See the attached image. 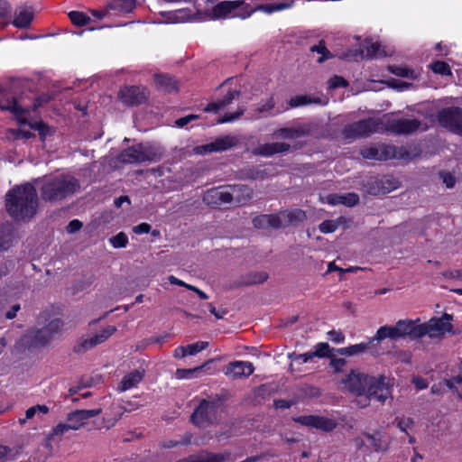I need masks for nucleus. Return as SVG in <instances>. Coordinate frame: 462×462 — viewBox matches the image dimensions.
Instances as JSON below:
<instances>
[{
  "mask_svg": "<svg viewBox=\"0 0 462 462\" xmlns=\"http://www.w3.org/2000/svg\"><path fill=\"white\" fill-rule=\"evenodd\" d=\"M208 346V343L206 341H199L194 344L188 345V346H186V347L188 349L187 350L188 355L194 356L197 353L205 349Z\"/></svg>",
  "mask_w": 462,
  "mask_h": 462,
  "instance_id": "603ef678",
  "label": "nucleus"
},
{
  "mask_svg": "<svg viewBox=\"0 0 462 462\" xmlns=\"http://www.w3.org/2000/svg\"><path fill=\"white\" fill-rule=\"evenodd\" d=\"M81 227H82V223L78 219H74L69 223V225L67 226V231H68V233L74 234V233L78 232L79 230H80Z\"/></svg>",
  "mask_w": 462,
  "mask_h": 462,
  "instance_id": "69168bd1",
  "label": "nucleus"
},
{
  "mask_svg": "<svg viewBox=\"0 0 462 462\" xmlns=\"http://www.w3.org/2000/svg\"><path fill=\"white\" fill-rule=\"evenodd\" d=\"M232 195V202L245 204L253 199V189L245 185L228 186Z\"/></svg>",
  "mask_w": 462,
  "mask_h": 462,
  "instance_id": "6ab92c4d",
  "label": "nucleus"
},
{
  "mask_svg": "<svg viewBox=\"0 0 462 462\" xmlns=\"http://www.w3.org/2000/svg\"><path fill=\"white\" fill-rule=\"evenodd\" d=\"M254 371L251 362L234 361L227 364L224 368V374L232 379H240L250 376Z\"/></svg>",
  "mask_w": 462,
  "mask_h": 462,
  "instance_id": "ddd939ff",
  "label": "nucleus"
},
{
  "mask_svg": "<svg viewBox=\"0 0 462 462\" xmlns=\"http://www.w3.org/2000/svg\"><path fill=\"white\" fill-rule=\"evenodd\" d=\"M109 241L114 248H124L128 243V237L124 232H120L112 236Z\"/></svg>",
  "mask_w": 462,
  "mask_h": 462,
  "instance_id": "c03bdc74",
  "label": "nucleus"
},
{
  "mask_svg": "<svg viewBox=\"0 0 462 462\" xmlns=\"http://www.w3.org/2000/svg\"><path fill=\"white\" fill-rule=\"evenodd\" d=\"M238 5L239 2L236 1H223L214 7V14L217 17L225 16L235 10Z\"/></svg>",
  "mask_w": 462,
  "mask_h": 462,
  "instance_id": "7c9ffc66",
  "label": "nucleus"
},
{
  "mask_svg": "<svg viewBox=\"0 0 462 462\" xmlns=\"http://www.w3.org/2000/svg\"><path fill=\"white\" fill-rule=\"evenodd\" d=\"M383 132L381 119H366L353 123L347 125L343 134L346 139H356L367 137L374 133Z\"/></svg>",
  "mask_w": 462,
  "mask_h": 462,
  "instance_id": "0eeeda50",
  "label": "nucleus"
},
{
  "mask_svg": "<svg viewBox=\"0 0 462 462\" xmlns=\"http://www.w3.org/2000/svg\"><path fill=\"white\" fill-rule=\"evenodd\" d=\"M328 84L330 88H345L347 86V81L340 76H334L329 79Z\"/></svg>",
  "mask_w": 462,
  "mask_h": 462,
  "instance_id": "052dcab7",
  "label": "nucleus"
},
{
  "mask_svg": "<svg viewBox=\"0 0 462 462\" xmlns=\"http://www.w3.org/2000/svg\"><path fill=\"white\" fill-rule=\"evenodd\" d=\"M11 134L15 139H29L33 135L31 132L23 130H12Z\"/></svg>",
  "mask_w": 462,
  "mask_h": 462,
  "instance_id": "338daca9",
  "label": "nucleus"
},
{
  "mask_svg": "<svg viewBox=\"0 0 462 462\" xmlns=\"http://www.w3.org/2000/svg\"><path fill=\"white\" fill-rule=\"evenodd\" d=\"M311 51H316L319 54H321V57L318 59L319 62H323L324 60H328L331 57L330 52L327 50L324 42L321 41L318 45H314L310 48Z\"/></svg>",
  "mask_w": 462,
  "mask_h": 462,
  "instance_id": "49530a36",
  "label": "nucleus"
},
{
  "mask_svg": "<svg viewBox=\"0 0 462 462\" xmlns=\"http://www.w3.org/2000/svg\"><path fill=\"white\" fill-rule=\"evenodd\" d=\"M310 104H323L319 97H311L307 95H300L291 97L289 101V106L291 108L308 106Z\"/></svg>",
  "mask_w": 462,
  "mask_h": 462,
  "instance_id": "c756f323",
  "label": "nucleus"
},
{
  "mask_svg": "<svg viewBox=\"0 0 462 462\" xmlns=\"http://www.w3.org/2000/svg\"><path fill=\"white\" fill-rule=\"evenodd\" d=\"M383 131H390L398 134H408L415 132L420 126L416 119L395 118L392 116H384L381 118Z\"/></svg>",
  "mask_w": 462,
  "mask_h": 462,
  "instance_id": "6e6552de",
  "label": "nucleus"
},
{
  "mask_svg": "<svg viewBox=\"0 0 462 462\" xmlns=\"http://www.w3.org/2000/svg\"><path fill=\"white\" fill-rule=\"evenodd\" d=\"M439 124L462 135V110L451 107L441 110L438 115Z\"/></svg>",
  "mask_w": 462,
  "mask_h": 462,
  "instance_id": "1a4fd4ad",
  "label": "nucleus"
},
{
  "mask_svg": "<svg viewBox=\"0 0 462 462\" xmlns=\"http://www.w3.org/2000/svg\"><path fill=\"white\" fill-rule=\"evenodd\" d=\"M292 5H293V2L265 4V5H258L256 10L262 11L266 14H272V13L279 12V11H282L284 9H289Z\"/></svg>",
  "mask_w": 462,
  "mask_h": 462,
  "instance_id": "72a5a7b5",
  "label": "nucleus"
},
{
  "mask_svg": "<svg viewBox=\"0 0 462 462\" xmlns=\"http://www.w3.org/2000/svg\"><path fill=\"white\" fill-rule=\"evenodd\" d=\"M30 337L32 339V345L34 347H41L44 346L47 344H49L52 337L50 335V332H48V329L45 328H42V329H38L35 331H32L30 333Z\"/></svg>",
  "mask_w": 462,
  "mask_h": 462,
  "instance_id": "a878e982",
  "label": "nucleus"
},
{
  "mask_svg": "<svg viewBox=\"0 0 462 462\" xmlns=\"http://www.w3.org/2000/svg\"><path fill=\"white\" fill-rule=\"evenodd\" d=\"M314 357V355L312 352L305 353V354H291L290 355V358L293 362H298L300 364L307 363L310 360H311Z\"/></svg>",
  "mask_w": 462,
  "mask_h": 462,
  "instance_id": "4d7b16f0",
  "label": "nucleus"
},
{
  "mask_svg": "<svg viewBox=\"0 0 462 462\" xmlns=\"http://www.w3.org/2000/svg\"><path fill=\"white\" fill-rule=\"evenodd\" d=\"M392 53V50L386 49L377 42L365 41L359 53L356 54V56L359 55L362 59H378L390 56Z\"/></svg>",
  "mask_w": 462,
  "mask_h": 462,
  "instance_id": "2eb2a0df",
  "label": "nucleus"
},
{
  "mask_svg": "<svg viewBox=\"0 0 462 462\" xmlns=\"http://www.w3.org/2000/svg\"><path fill=\"white\" fill-rule=\"evenodd\" d=\"M389 70L393 74L399 76V77H405V78H410V79L417 78V73L414 70L410 69L408 68L391 66V67H389Z\"/></svg>",
  "mask_w": 462,
  "mask_h": 462,
  "instance_id": "58836bf2",
  "label": "nucleus"
},
{
  "mask_svg": "<svg viewBox=\"0 0 462 462\" xmlns=\"http://www.w3.org/2000/svg\"><path fill=\"white\" fill-rule=\"evenodd\" d=\"M330 365L336 372H340L346 365V360L343 358H332L330 361Z\"/></svg>",
  "mask_w": 462,
  "mask_h": 462,
  "instance_id": "0e129e2a",
  "label": "nucleus"
},
{
  "mask_svg": "<svg viewBox=\"0 0 462 462\" xmlns=\"http://www.w3.org/2000/svg\"><path fill=\"white\" fill-rule=\"evenodd\" d=\"M378 185L381 187L382 193H388L398 187V182L394 179L391 178H383L377 181Z\"/></svg>",
  "mask_w": 462,
  "mask_h": 462,
  "instance_id": "a19ab883",
  "label": "nucleus"
},
{
  "mask_svg": "<svg viewBox=\"0 0 462 462\" xmlns=\"http://www.w3.org/2000/svg\"><path fill=\"white\" fill-rule=\"evenodd\" d=\"M33 11L30 7L20 6L14 13L13 24L19 29L28 28L33 20Z\"/></svg>",
  "mask_w": 462,
  "mask_h": 462,
  "instance_id": "a211bd4d",
  "label": "nucleus"
},
{
  "mask_svg": "<svg viewBox=\"0 0 462 462\" xmlns=\"http://www.w3.org/2000/svg\"><path fill=\"white\" fill-rule=\"evenodd\" d=\"M154 82L157 88L164 92L172 93L179 89L177 80L168 75H154Z\"/></svg>",
  "mask_w": 462,
  "mask_h": 462,
  "instance_id": "4be33fe9",
  "label": "nucleus"
},
{
  "mask_svg": "<svg viewBox=\"0 0 462 462\" xmlns=\"http://www.w3.org/2000/svg\"><path fill=\"white\" fill-rule=\"evenodd\" d=\"M314 356L324 357L329 353V346L328 343H319L315 346V351L312 352Z\"/></svg>",
  "mask_w": 462,
  "mask_h": 462,
  "instance_id": "6e6d98bb",
  "label": "nucleus"
},
{
  "mask_svg": "<svg viewBox=\"0 0 462 462\" xmlns=\"http://www.w3.org/2000/svg\"><path fill=\"white\" fill-rule=\"evenodd\" d=\"M0 108L2 110H8L12 112L19 125L26 124V119L23 117V114L25 113V110H23L17 103L15 99L13 100H7L5 103L0 104Z\"/></svg>",
  "mask_w": 462,
  "mask_h": 462,
  "instance_id": "bb28decb",
  "label": "nucleus"
},
{
  "mask_svg": "<svg viewBox=\"0 0 462 462\" xmlns=\"http://www.w3.org/2000/svg\"><path fill=\"white\" fill-rule=\"evenodd\" d=\"M151 230V226L147 223H142L135 226H134L133 231L135 234H146L149 233Z\"/></svg>",
  "mask_w": 462,
  "mask_h": 462,
  "instance_id": "774afa93",
  "label": "nucleus"
},
{
  "mask_svg": "<svg viewBox=\"0 0 462 462\" xmlns=\"http://www.w3.org/2000/svg\"><path fill=\"white\" fill-rule=\"evenodd\" d=\"M447 385L454 390L459 398L462 399V377L456 376L448 381H447Z\"/></svg>",
  "mask_w": 462,
  "mask_h": 462,
  "instance_id": "09e8293b",
  "label": "nucleus"
},
{
  "mask_svg": "<svg viewBox=\"0 0 462 462\" xmlns=\"http://www.w3.org/2000/svg\"><path fill=\"white\" fill-rule=\"evenodd\" d=\"M307 134V131L303 127L296 128H280L273 132V139L294 140Z\"/></svg>",
  "mask_w": 462,
  "mask_h": 462,
  "instance_id": "b1692460",
  "label": "nucleus"
},
{
  "mask_svg": "<svg viewBox=\"0 0 462 462\" xmlns=\"http://www.w3.org/2000/svg\"><path fill=\"white\" fill-rule=\"evenodd\" d=\"M284 218L286 220V227L294 226L303 222L306 219V214L301 209H294L291 211H283Z\"/></svg>",
  "mask_w": 462,
  "mask_h": 462,
  "instance_id": "c85d7f7f",
  "label": "nucleus"
},
{
  "mask_svg": "<svg viewBox=\"0 0 462 462\" xmlns=\"http://www.w3.org/2000/svg\"><path fill=\"white\" fill-rule=\"evenodd\" d=\"M232 195L229 193V188L210 189L205 192L202 200L210 207H218L232 203Z\"/></svg>",
  "mask_w": 462,
  "mask_h": 462,
  "instance_id": "f8f14e48",
  "label": "nucleus"
},
{
  "mask_svg": "<svg viewBox=\"0 0 462 462\" xmlns=\"http://www.w3.org/2000/svg\"><path fill=\"white\" fill-rule=\"evenodd\" d=\"M101 411L102 410L97 408L93 410H77L70 412L68 415L69 427L73 430H77L84 426L88 419L99 415Z\"/></svg>",
  "mask_w": 462,
  "mask_h": 462,
  "instance_id": "dca6fc26",
  "label": "nucleus"
},
{
  "mask_svg": "<svg viewBox=\"0 0 462 462\" xmlns=\"http://www.w3.org/2000/svg\"><path fill=\"white\" fill-rule=\"evenodd\" d=\"M361 155L365 159L370 160H379L381 159V155L379 153V150L375 147H369L361 150Z\"/></svg>",
  "mask_w": 462,
  "mask_h": 462,
  "instance_id": "864d4df0",
  "label": "nucleus"
},
{
  "mask_svg": "<svg viewBox=\"0 0 462 462\" xmlns=\"http://www.w3.org/2000/svg\"><path fill=\"white\" fill-rule=\"evenodd\" d=\"M359 202V196L356 193H346L340 195V204L346 207L356 206Z\"/></svg>",
  "mask_w": 462,
  "mask_h": 462,
  "instance_id": "a18cd8bd",
  "label": "nucleus"
},
{
  "mask_svg": "<svg viewBox=\"0 0 462 462\" xmlns=\"http://www.w3.org/2000/svg\"><path fill=\"white\" fill-rule=\"evenodd\" d=\"M162 155L159 146L139 143L124 150L118 155V161L124 163L152 162L160 161Z\"/></svg>",
  "mask_w": 462,
  "mask_h": 462,
  "instance_id": "423d86ee",
  "label": "nucleus"
},
{
  "mask_svg": "<svg viewBox=\"0 0 462 462\" xmlns=\"http://www.w3.org/2000/svg\"><path fill=\"white\" fill-rule=\"evenodd\" d=\"M431 69L435 73L440 75H451L449 66L444 61H436L431 65Z\"/></svg>",
  "mask_w": 462,
  "mask_h": 462,
  "instance_id": "8fccbe9b",
  "label": "nucleus"
},
{
  "mask_svg": "<svg viewBox=\"0 0 462 462\" xmlns=\"http://www.w3.org/2000/svg\"><path fill=\"white\" fill-rule=\"evenodd\" d=\"M203 367L204 365L195 367L192 369H177L176 377L179 379L189 378L195 372L200 371Z\"/></svg>",
  "mask_w": 462,
  "mask_h": 462,
  "instance_id": "13d9d810",
  "label": "nucleus"
},
{
  "mask_svg": "<svg viewBox=\"0 0 462 462\" xmlns=\"http://www.w3.org/2000/svg\"><path fill=\"white\" fill-rule=\"evenodd\" d=\"M236 143L237 139L235 136H221L209 143L195 147L194 152L196 154H204L214 152H223L235 146Z\"/></svg>",
  "mask_w": 462,
  "mask_h": 462,
  "instance_id": "9d476101",
  "label": "nucleus"
},
{
  "mask_svg": "<svg viewBox=\"0 0 462 462\" xmlns=\"http://www.w3.org/2000/svg\"><path fill=\"white\" fill-rule=\"evenodd\" d=\"M291 150V145L286 143L276 142L272 143H263L252 149L254 155H260L263 157H271L277 153H285Z\"/></svg>",
  "mask_w": 462,
  "mask_h": 462,
  "instance_id": "f3484780",
  "label": "nucleus"
},
{
  "mask_svg": "<svg viewBox=\"0 0 462 462\" xmlns=\"http://www.w3.org/2000/svg\"><path fill=\"white\" fill-rule=\"evenodd\" d=\"M295 420L302 425L313 427L325 431L333 430L337 426L335 420L321 416H300L295 419Z\"/></svg>",
  "mask_w": 462,
  "mask_h": 462,
  "instance_id": "4468645a",
  "label": "nucleus"
},
{
  "mask_svg": "<svg viewBox=\"0 0 462 462\" xmlns=\"http://www.w3.org/2000/svg\"><path fill=\"white\" fill-rule=\"evenodd\" d=\"M223 460V455L201 451L198 454H193L188 457L180 459L177 462H222Z\"/></svg>",
  "mask_w": 462,
  "mask_h": 462,
  "instance_id": "5701e85b",
  "label": "nucleus"
},
{
  "mask_svg": "<svg viewBox=\"0 0 462 462\" xmlns=\"http://www.w3.org/2000/svg\"><path fill=\"white\" fill-rule=\"evenodd\" d=\"M144 375L143 370H134L128 374L125 375L117 386L119 392H125L134 387L143 380Z\"/></svg>",
  "mask_w": 462,
  "mask_h": 462,
  "instance_id": "aec40b11",
  "label": "nucleus"
},
{
  "mask_svg": "<svg viewBox=\"0 0 462 462\" xmlns=\"http://www.w3.org/2000/svg\"><path fill=\"white\" fill-rule=\"evenodd\" d=\"M50 332V335L53 337V336L60 331H61L63 328V322L60 319H52L46 327H44Z\"/></svg>",
  "mask_w": 462,
  "mask_h": 462,
  "instance_id": "3c124183",
  "label": "nucleus"
},
{
  "mask_svg": "<svg viewBox=\"0 0 462 462\" xmlns=\"http://www.w3.org/2000/svg\"><path fill=\"white\" fill-rule=\"evenodd\" d=\"M109 8L121 13H129L135 7V0H111Z\"/></svg>",
  "mask_w": 462,
  "mask_h": 462,
  "instance_id": "2f4dec72",
  "label": "nucleus"
},
{
  "mask_svg": "<svg viewBox=\"0 0 462 462\" xmlns=\"http://www.w3.org/2000/svg\"><path fill=\"white\" fill-rule=\"evenodd\" d=\"M365 436L370 440L371 445L373 446L375 451L386 449L383 448V434H381L380 432H375L374 434L366 433Z\"/></svg>",
  "mask_w": 462,
  "mask_h": 462,
  "instance_id": "37998d69",
  "label": "nucleus"
},
{
  "mask_svg": "<svg viewBox=\"0 0 462 462\" xmlns=\"http://www.w3.org/2000/svg\"><path fill=\"white\" fill-rule=\"evenodd\" d=\"M96 346H97V344L94 343V337L81 338L74 346V351L76 353L81 354L95 347Z\"/></svg>",
  "mask_w": 462,
  "mask_h": 462,
  "instance_id": "c9c22d12",
  "label": "nucleus"
},
{
  "mask_svg": "<svg viewBox=\"0 0 462 462\" xmlns=\"http://www.w3.org/2000/svg\"><path fill=\"white\" fill-rule=\"evenodd\" d=\"M69 17L78 26L86 25L90 22V18L81 12L72 11L69 14Z\"/></svg>",
  "mask_w": 462,
  "mask_h": 462,
  "instance_id": "ea45409f",
  "label": "nucleus"
},
{
  "mask_svg": "<svg viewBox=\"0 0 462 462\" xmlns=\"http://www.w3.org/2000/svg\"><path fill=\"white\" fill-rule=\"evenodd\" d=\"M240 97V91L237 90H230L228 93L221 99H218L215 102L209 103L206 108V112H217L220 109L225 108L228 105H230L234 100L237 99Z\"/></svg>",
  "mask_w": 462,
  "mask_h": 462,
  "instance_id": "412c9836",
  "label": "nucleus"
},
{
  "mask_svg": "<svg viewBox=\"0 0 462 462\" xmlns=\"http://www.w3.org/2000/svg\"><path fill=\"white\" fill-rule=\"evenodd\" d=\"M374 341L375 340H374V337H373L367 343H360V344L353 345V346H350L347 347H343V348L338 349L337 352L340 355H345V356H357V355L365 353V351L370 349L371 346L373 345V343Z\"/></svg>",
  "mask_w": 462,
  "mask_h": 462,
  "instance_id": "cd10ccee",
  "label": "nucleus"
},
{
  "mask_svg": "<svg viewBox=\"0 0 462 462\" xmlns=\"http://www.w3.org/2000/svg\"><path fill=\"white\" fill-rule=\"evenodd\" d=\"M268 273L265 272H256L246 275L242 282L243 285L259 284L268 279Z\"/></svg>",
  "mask_w": 462,
  "mask_h": 462,
  "instance_id": "f704fd0d",
  "label": "nucleus"
},
{
  "mask_svg": "<svg viewBox=\"0 0 462 462\" xmlns=\"http://www.w3.org/2000/svg\"><path fill=\"white\" fill-rule=\"evenodd\" d=\"M341 383L356 395V402L360 408L367 407L371 400L384 403L392 395L390 380L384 375L372 376L352 370Z\"/></svg>",
  "mask_w": 462,
  "mask_h": 462,
  "instance_id": "f03ea898",
  "label": "nucleus"
},
{
  "mask_svg": "<svg viewBox=\"0 0 462 462\" xmlns=\"http://www.w3.org/2000/svg\"><path fill=\"white\" fill-rule=\"evenodd\" d=\"M443 275L448 279L462 281V269L460 270H448L443 273Z\"/></svg>",
  "mask_w": 462,
  "mask_h": 462,
  "instance_id": "e2e57ef3",
  "label": "nucleus"
},
{
  "mask_svg": "<svg viewBox=\"0 0 462 462\" xmlns=\"http://www.w3.org/2000/svg\"><path fill=\"white\" fill-rule=\"evenodd\" d=\"M283 211L269 215V227L278 229L286 227Z\"/></svg>",
  "mask_w": 462,
  "mask_h": 462,
  "instance_id": "e433bc0d",
  "label": "nucleus"
},
{
  "mask_svg": "<svg viewBox=\"0 0 462 462\" xmlns=\"http://www.w3.org/2000/svg\"><path fill=\"white\" fill-rule=\"evenodd\" d=\"M439 177L442 180L443 183H445L446 187L451 189L455 186L456 180L455 177L447 171H441L439 173Z\"/></svg>",
  "mask_w": 462,
  "mask_h": 462,
  "instance_id": "bf43d9fd",
  "label": "nucleus"
},
{
  "mask_svg": "<svg viewBox=\"0 0 462 462\" xmlns=\"http://www.w3.org/2000/svg\"><path fill=\"white\" fill-rule=\"evenodd\" d=\"M15 241V234L10 225L0 227V250L9 249Z\"/></svg>",
  "mask_w": 462,
  "mask_h": 462,
  "instance_id": "393cba45",
  "label": "nucleus"
},
{
  "mask_svg": "<svg viewBox=\"0 0 462 462\" xmlns=\"http://www.w3.org/2000/svg\"><path fill=\"white\" fill-rule=\"evenodd\" d=\"M222 404V399L218 396L202 400L191 414L192 422L199 428H206L217 422Z\"/></svg>",
  "mask_w": 462,
  "mask_h": 462,
  "instance_id": "39448f33",
  "label": "nucleus"
},
{
  "mask_svg": "<svg viewBox=\"0 0 462 462\" xmlns=\"http://www.w3.org/2000/svg\"><path fill=\"white\" fill-rule=\"evenodd\" d=\"M253 225L255 228H269V215H261L253 219Z\"/></svg>",
  "mask_w": 462,
  "mask_h": 462,
  "instance_id": "5fc2aeb1",
  "label": "nucleus"
},
{
  "mask_svg": "<svg viewBox=\"0 0 462 462\" xmlns=\"http://www.w3.org/2000/svg\"><path fill=\"white\" fill-rule=\"evenodd\" d=\"M452 319V316L448 313H444L439 318H431L423 323L420 319H399L393 326L380 327L374 336V340H377V342L386 338L419 340L425 337L430 339H442L447 333L453 330Z\"/></svg>",
  "mask_w": 462,
  "mask_h": 462,
  "instance_id": "f257e3e1",
  "label": "nucleus"
},
{
  "mask_svg": "<svg viewBox=\"0 0 462 462\" xmlns=\"http://www.w3.org/2000/svg\"><path fill=\"white\" fill-rule=\"evenodd\" d=\"M79 189V182L73 176L46 178L41 187V197L45 201L57 202L73 195Z\"/></svg>",
  "mask_w": 462,
  "mask_h": 462,
  "instance_id": "20e7f679",
  "label": "nucleus"
},
{
  "mask_svg": "<svg viewBox=\"0 0 462 462\" xmlns=\"http://www.w3.org/2000/svg\"><path fill=\"white\" fill-rule=\"evenodd\" d=\"M116 331V328L115 326H107L102 331L96 334L94 337V343L97 345L105 342Z\"/></svg>",
  "mask_w": 462,
  "mask_h": 462,
  "instance_id": "4c0bfd02",
  "label": "nucleus"
},
{
  "mask_svg": "<svg viewBox=\"0 0 462 462\" xmlns=\"http://www.w3.org/2000/svg\"><path fill=\"white\" fill-rule=\"evenodd\" d=\"M244 113H245V107L239 106L235 113L226 114L223 117L219 118L217 120V123L225 124V123L233 122V121L238 119Z\"/></svg>",
  "mask_w": 462,
  "mask_h": 462,
  "instance_id": "de8ad7c7",
  "label": "nucleus"
},
{
  "mask_svg": "<svg viewBox=\"0 0 462 462\" xmlns=\"http://www.w3.org/2000/svg\"><path fill=\"white\" fill-rule=\"evenodd\" d=\"M199 118V116L197 115H189V116H186L184 117H181V118H179L175 121V125L178 126V127H183L185 125H187L188 124H189L190 122L196 120Z\"/></svg>",
  "mask_w": 462,
  "mask_h": 462,
  "instance_id": "680f3d73",
  "label": "nucleus"
},
{
  "mask_svg": "<svg viewBox=\"0 0 462 462\" xmlns=\"http://www.w3.org/2000/svg\"><path fill=\"white\" fill-rule=\"evenodd\" d=\"M118 97L128 106L140 105L146 101L148 90L145 88L135 86L125 87L118 93Z\"/></svg>",
  "mask_w": 462,
  "mask_h": 462,
  "instance_id": "9b49d317",
  "label": "nucleus"
},
{
  "mask_svg": "<svg viewBox=\"0 0 462 462\" xmlns=\"http://www.w3.org/2000/svg\"><path fill=\"white\" fill-rule=\"evenodd\" d=\"M37 206V193L31 184L18 186L6 195V210L16 220L32 218L36 213Z\"/></svg>",
  "mask_w": 462,
  "mask_h": 462,
  "instance_id": "7ed1b4c3",
  "label": "nucleus"
},
{
  "mask_svg": "<svg viewBox=\"0 0 462 462\" xmlns=\"http://www.w3.org/2000/svg\"><path fill=\"white\" fill-rule=\"evenodd\" d=\"M346 223V218L340 217L334 220H325L319 226V229L323 234L335 232L341 225Z\"/></svg>",
  "mask_w": 462,
  "mask_h": 462,
  "instance_id": "473e14b6",
  "label": "nucleus"
},
{
  "mask_svg": "<svg viewBox=\"0 0 462 462\" xmlns=\"http://www.w3.org/2000/svg\"><path fill=\"white\" fill-rule=\"evenodd\" d=\"M265 175L264 171L256 168H249L242 171V178L246 180L264 179Z\"/></svg>",
  "mask_w": 462,
  "mask_h": 462,
  "instance_id": "79ce46f5",
  "label": "nucleus"
}]
</instances>
